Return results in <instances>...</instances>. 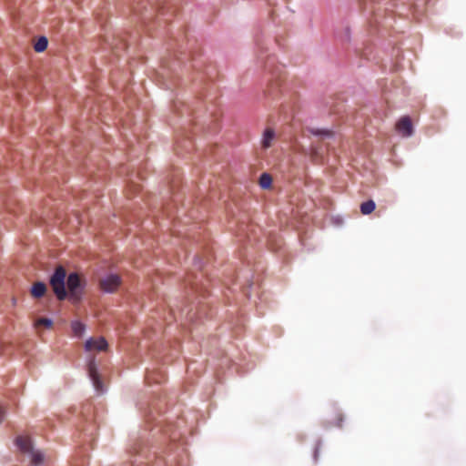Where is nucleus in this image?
I'll return each instance as SVG.
<instances>
[{"label":"nucleus","instance_id":"1","mask_svg":"<svg viewBox=\"0 0 466 466\" xmlns=\"http://www.w3.org/2000/svg\"><path fill=\"white\" fill-rule=\"evenodd\" d=\"M48 281L57 300L68 299L74 304L81 302L86 281L78 272L71 271L67 273L62 265H58L49 276Z\"/></svg>","mask_w":466,"mask_h":466},{"label":"nucleus","instance_id":"2","mask_svg":"<svg viewBox=\"0 0 466 466\" xmlns=\"http://www.w3.org/2000/svg\"><path fill=\"white\" fill-rule=\"evenodd\" d=\"M107 341L102 338H89L85 342L86 356V370L89 380H91L96 391L97 393H104L106 390V384L103 379V369L100 364V360H97L96 355L93 352H102L107 349Z\"/></svg>","mask_w":466,"mask_h":466},{"label":"nucleus","instance_id":"3","mask_svg":"<svg viewBox=\"0 0 466 466\" xmlns=\"http://www.w3.org/2000/svg\"><path fill=\"white\" fill-rule=\"evenodd\" d=\"M92 410L91 404H86L82 407L81 413L84 417V424L80 426L81 434L84 437L83 441L88 443L90 447L93 445V441L96 439V433L97 431V426L96 422L93 420L90 411Z\"/></svg>","mask_w":466,"mask_h":466},{"label":"nucleus","instance_id":"4","mask_svg":"<svg viewBox=\"0 0 466 466\" xmlns=\"http://www.w3.org/2000/svg\"><path fill=\"white\" fill-rule=\"evenodd\" d=\"M396 129L402 137H410L413 133L410 118L409 116L401 117L396 124Z\"/></svg>","mask_w":466,"mask_h":466},{"label":"nucleus","instance_id":"5","mask_svg":"<svg viewBox=\"0 0 466 466\" xmlns=\"http://www.w3.org/2000/svg\"><path fill=\"white\" fill-rule=\"evenodd\" d=\"M100 288L105 292H114L116 290V273H110L106 278L100 279Z\"/></svg>","mask_w":466,"mask_h":466},{"label":"nucleus","instance_id":"6","mask_svg":"<svg viewBox=\"0 0 466 466\" xmlns=\"http://www.w3.org/2000/svg\"><path fill=\"white\" fill-rule=\"evenodd\" d=\"M46 292L47 286L43 281H35L30 289V295L34 299H41L46 294Z\"/></svg>","mask_w":466,"mask_h":466},{"label":"nucleus","instance_id":"7","mask_svg":"<svg viewBox=\"0 0 466 466\" xmlns=\"http://www.w3.org/2000/svg\"><path fill=\"white\" fill-rule=\"evenodd\" d=\"M15 444L21 451L25 453H30L35 449L33 444L22 436L16 437Z\"/></svg>","mask_w":466,"mask_h":466},{"label":"nucleus","instance_id":"8","mask_svg":"<svg viewBox=\"0 0 466 466\" xmlns=\"http://www.w3.org/2000/svg\"><path fill=\"white\" fill-rule=\"evenodd\" d=\"M275 139V132L272 128L268 127L262 137L261 144L263 148H268L271 147L273 140Z\"/></svg>","mask_w":466,"mask_h":466},{"label":"nucleus","instance_id":"9","mask_svg":"<svg viewBox=\"0 0 466 466\" xmlns=\"http://www.w3.org/2000/svg\"><path fill=\"white\" fill-rule=\"evenodd\" d=\"M31 464L33 466H41L44 462V454L38 450H33L30 453Z\"/></svg>","mask_w":466,"mask_h":466},{"label":"nucleus","instance_id":"10","mask_svg":"<svg viewBox=\"0 0 466 466\" xmlns=\"http://www.w3.org/2000/svg\"><path fill=\"white\" fill-rule=\"evenodd\" d=\"M48 46V39L45 35L39 36L35 44H34V49L37 53L44 52Z\"/></svg>","mask_w":466,"mask_h":466},{"label":"nucleus","instance_id":"11","mask_svg":"<svg viewBox=\"0 0 466 466\" xmlns=\"http://www.w3.org/2000/svg\"><path fill=\"white\" fill-rule=\"evenodd\" d=\"M71 328L74 334L78 338H81L86 330V326L81 321L78 320L73 321L71 324Z\"/></svg>","mask_w":466,"mask_h":466},{"label":"nucleus","instance_id":"12","mask_svg":"<svg viewBox=\"0 0 466 466\" xmlns=\"http://www.w3.org/2000/svg\"><path fill=\"white\" fill-rule=\"evenodd\" d=\"M376 204L373 200H368L360 205V212L363 215H369L374 211Z\"/></svg>","mask_w":466,"mask_h":466},{"label":"nucleus","instance_id":"13","mask_svg":"<svg viewBox=\"0 0 466 466\" xmlns=\"http://www.w3.org/2000/svg\"><path fill=\"white\" fill-rule=\"evenodd\" d=\"M272 183V177L270 175L264 173L259 177V185L262 188H269Z\"/></svg>","mask_w":466,"mask_h":466},{"label":"nucleus","instance_id":"14","mask_svg":"<svg viewBox=\"0 0 466 466\" xmlns=\"http://www.w3.org/2000/svg\"><path fill=\"white\" fill-rule=\"evenodd\" d=\"M279 91V83L272 82L268 85V88L265 90V94L268 96L275 97L278 95Z\"/></svg>","mask_w":466,"mask_h":466},{"label":"nucleus","instance_id":"15","mask_svg":"<svg viewBox=\"0 0 466 466\" xmlns=\"http://www.w3.org/2000/svg\"><path fill=\"white\" fill-rule=\"evenodd\" d=\"M310 133L315 136H324V137H331L333 133L328 129H315L311 128Z\"/></svg>","mask_w":466,"mask_h":466},{"label":"nucleus","instance_id":"16","mask_svg":"<svg viewBox=\"0 0 466 466\" xmlns=\"http://www.w3.org/2000/svg\"><path fill=\"white\" fill-rule=\"evenodd\" d=\"M37 324L42 326V327H44V328H46V329H49V328L52 327L53 321L49 318L42 317V318L38 319Z\"/></svg>","mask_w":466,"mask_h":466},{"label":"nucleus","instance_id":"17","mask_svg":"<svg viewBox=\"0 0 466 466\" xmlns=\"http://www.w3.org/2000/svg\"><path fill=\"white\" fill-rule=\"evenodd\" d=\"M5 416V410L2 406H0V423L3 421Z\"/></svg>","mask_w":466,"mask_h":466},{"label":"nucleus","instance_id":"18","mask_svg":"<svg viewBox=\"0 0 466 466\" xmlns=\"http://www.w3.org/2000/svg\"><path fill=\"white\" fill-rule=\"evenodd\" d=\"M319 446V444H318V446H317V447H316V449H315V452H314V458H315V460H317V458H318Z\"/></svg>","mask_w":466,"mask_h":466}]
</instances>
